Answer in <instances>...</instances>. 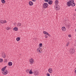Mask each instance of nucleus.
Segmentation results:
<instances>
[{"mask_svg":"<svg viewBox=\"0 0 76 76\" xmlns=\"http://www.w3.org/2000/svg\"><path fill=\"white\" fill-rule=\"evenodd\" d=\"M7 67V66H6L1 69V71H3V74L4 75H6L8 73V71L6 69V68Z\"/></svg>","mask_w":76,"mask_h":76,"instance_id":"f257e3e1","label":"nucleus"},{"mask_svg":"<svg viewBox=\"0 0 76 76\" xmlns=\"http://www.w3.org/2000/svg\"><path fill=\"white\" fill-rule=\"evenodd\" d=\"M48 6V4L46 3H44L43 5V7L44 9H46Z\"/></svg>","mask_w":76,"mask_h":76,"instance_id":"f03ea898","label":"nucleus"},{"mask_svg":"<svg viewBox=\"0 0 76 76\" xmlns=\"http://www.w3.org/2000/svg\"><path fill=\"white\" fill-rule=\"evenodd\" d=\"M75 50L74 49H71L69 50V53L71 54H73L75 53Z\"/></svg>","mask_w":76,"mask_h":76,"instance_id":"7ed1b4c3","label":"nucleus"},{"mask_svg":"<svg viewBox=\"0 0 76 76\" xmlns=\"http://www.w3.org/2000/svg\"><path fill=\"white\" fill-rule=\"evenodd\" d=\"M29 62L31 64H32L34 62V59L33 58H31L29 60Z\"/></svg>","mask_w":76,"mask_h":76,"instance_id":"20e7f679","label":"nucleus"},{"mask_svg":"<svg viewBox=\"0 0 76 76\" xmlns=\"http://www.w3.org/2000/svg\"><path fill=\"white\" fill-rule=\"evenodd\" d=\"M33 72L35 76H37L38 75V71H34Z\"/></svg>","mask_w":76,"mask_h":76,"instance_id":"39448f33","label":"nucleus"},{"mask_svg":"<svg viewBox=\"0 0 76 76\" xmlns=\"http://www.w3.org/2000/svg\"><path fill=\"white\" fill-rule=\"evenodd\" d=\"M72 4V3L71 2H70L69 1H68L67 3V5L68 7H70V6H71Z\"/></svg>","mask_w":76,"mask_h":76,"instance_id":"423d86ee","label":"nucleus"},{"mask_svg":"<svg viewBox=\"0 0 76 76\" xmlns=\"http://www.w3.org/2000/svg\"><path fill=\"white\" fill-rule=\"evenodd\" d=\"M55 9H56V10H58L59 9H60V6H58V5L57 6H56L55 7Z\"/></svg>","mask_w":76,"mask_h":76,"instance_id":"0eeeda50","label":"nucleus"},{"mask_svg":"<svg viewBox=\"0 0 76 76\" xmlns=\"http://www.w3.org/2000/svg\"><path fill=\"white\" fill-rule=\"evenodd\" d=\"M37 53H39V54L41 53H42V50H41L40 49H37Z\"/></svg>","mask_w":76,"mask_h":76,"instance_id":"6e6552de","label":"nucleus"},{"mask_svg":"<svg viewBox=\"0 0 76 76\" xmlns=\"http://www.w3.org/2000/svg\"><path fill=\"white\" fill-rule=\"evenodd\" d=\"M48 71L49 73H51L53 72V69L51 68H50L48 69Z\"/></svg>","mask_w":76,"mask_h":76,"instance_id":"1a4fd4ad","label":"nucleus"},{"mask_svg":"<svg viewBox=\"0 0 76 76\" xmlns=\"http://www.w3.org/2000/svg\"><path fill=\"white\" fill-rule=\"evenodd\" d=\"M13 31H18V28L17 27H15L13 28Z\"/></svg>","mask_w":76,"mask_h":76,"instance_id":"9d476101","label":"nucleus"},{"mask_svg":"<svg viewBox=\"0 0 76 76\" xmlns=\"http://www.w3.org/2000/svg\"><path fill=\"white\" fill-rule=\"evenodd\" d=\"M29 4L30 6H32V5H33V2L31 1H29Z\"/></svg>","mask_w":76,"mask_h":76,"instance_id":"9b49d317","label":"nucleus"},{"mask_svg":"<svg viewBox=\"0 0 76 76\" xmlns=\"http://www.w3.org/2000/svg\"><path fill=\"white\" fill-rule=\"evenodd\" d=\"M48 4L50 5L52 4H53V1L51 0L48 1Z\"/></svg>","mask_w":76,"mask_h":76,"instance_id":"f8f14e48","label":"nucleus"},{"mask_svg":"<svg viewBox=\"0 0 76 76\" xmlns=\"http://www.w3.org/2000/svg\"><path fill=\"white\" fill-rule=\"evenodd\" d=\"M12 62H10L8 63V65L9 66H12Z\"/></svg>","mask_w":76,"mask_h":76,"instance_id":"ddd939ff","label":"nucleus"},{"mask_svg":"<svg viewBox=\"0 0 76 76\" xmlns=\"http://www.w3.org/2000/svg\"><path fill=\"white\" fill-rule=\"evenodd\" d=\"M66 28L65 27H63L62 28V31H65L66 30Z\"/></svg>","mask_w":76,"mask_h":76,"instance_id":"4468645a","label":"nucleus"},{"mask_svg":"<svg viewBox=\"0 0 76 76\" xmlns=\"http://www.w3.org/2000/svg\"><path fill=\"white\" fill-rule=\"evenodd\" d=\"M2 56L3 58H6V55L5 53H3Z\"/></svg>","mask_w":76,"mask_h":76,"instance_id":"2eb2a0df","label":"nucleus"},{"mask_svg":"<svg viewBox=\"0 0 76 76\" xmlns=\"http://www.w3.org/2000/svg\"><path fill=\"white\" fill-rule=\"evenodd\" d=\"M55 3L56 5H58V0H56L55 1Z\"/></svg>","mask_w":76,"mask_h":76,"instance_id":"dca6fc26","label":"nucleus"},{"mask_svg":"<svg viewBox=\"0 0 76 76\" xmlns=\"http://www.w3.org/2000/svg\"><path fill=\"white\" fill-rule=\"evenodd\" d=\"M20 39V38L19 37H18L17 38L16 40L17 41H19Z\"/></svg>","mask_w":76,"mask_h":76,"instance_id":"f3484780","label":"nucleus"},{"mask_svg":"<svg viewBox=\"0 0 76 76\" xmlns=\"http://www.w3.org/2000/svg\"><path fill=\"white\" fill-rule=\"evenodd\" d=\"M75 3H71V6H75Z\"/></svg>","mask_w":76,"mask_h":76,"instance_id":"a211bd4d","label":"nucleus"},{"mask_svg":"<svg viewBox=\"0 0 76 76\" xmlns=\"http://www.w3.org/2000/svg\"><path fill=\"white\" fill-rule=\"evenodd\" d=\"M29 74H33V72L32 71V69H31L30 70V71L29 72Z\"/></svg>","mask_w":76,"mask_h":76,"instance_id":"6ab92c4d","label":"nucleus"},{"mask_svg":"<svg viewBox=\"0 0 76 76\" xmlns=\"http://www.w3.org/2000/svg\"><path fill=\"white\" fill-rule=\"evenodd\" d=\"M71 3H73L74 2V0H70L69 1Z\"/></svg>","mask_w":76,"mask_h":76,"instance_id":"aec40b11","label":"nucleus"},{"mask_svg":"<svg viewBox=\"0 0 76 76\" xmlns=\"http://www.w3.org/2000/svg\"><path fill=\"white\" fill-rule=\"evenodd\" d=\"M1 1L2 3H6V1L4 0H1Z\"/></svg>","mask_w":76,"mask_h":76,"instance_id":"412c9836","label":"nucleus"},{"mask_svg":"<svg viewBox=\"0 0 76 76\" xmlns=\"http://www.w3.org/2000/svg\"><path fill=\"white\" fill-rule=\"evenodd\" d=\"M21 26V23H18V24L17 25V26Z\"/></svg>","mask_w":76,"mask_h":76,"instance_id":"4be33fe9","label":"nucleus"},{"mask_svg":"<svg viewBox=\"0 0 76 76\" xmlns=\"http://www.w3.org/2000/svg\"><path fill=\"white\" fill-rule=\"evenodd\" d=\"M69 42H68L67 43L66 45V47H68V45H69Z\"/></svg>","mask_w":76,"mask_h":76,"instance_id":"5701e85b","label":"nucleus"},{"mask_svg":"<svg viewBox=\"0 0 76 76\" xmlns=\"http://www.w3.org/2000/svg\"><path fill=\"white\" fill-rule=\"evenodd\" d=\"M3 62V59L0 58V63H2Z\"/></svg>","mask_w":76,"mask_h":76,"instance_id":"b1692460","label":"nucleus"},{"mask_svg":"<svg viewBox=\"0 0 76 76\" xmlns=\"http://www.w3.org/2000/svg\"><path fill=\"white\" fill-rule=\"evenodd\" d=\"M7 59H5L4 60V62H5V63H7Z\"/></svg>","mask_w":76,"mask_h":76,"instance_id":"393cba45","label":"nucleus"},{"mask_svg":"<svg viewBox=\"0 0 76 76\" xmlns=\"http://www.w3.org/2000/svg\"><path fill=\"white\" fill-rule=\"evenodd\" d=\"M37 49H38L39 50H41V49H42L41 47L39 46V47L37 48Z\"/></svg>","mask_w":76,"mask_h":76,"instance_id":"a878e982","label":"nucleus"},{"mask_svg":"<svg viewBox=\"0 0 76 76\" xmlns=\"http://www.w3.org/2000/svg\"><path fill=\"white\" fill-rule=\"evenodd\" d=\"M29 69H28L26 70V72L27 73H29Z\"/></svg>","mask_w":76,"mask_h":76,"instance_id":"bb28decb","label":"nucleus"},{"mask_svg":"<svg viewBox=\"0 0 76 76\" xmlns=\"http://www.w3.org/2000/svg\"><path fill=\"white\" fill-rule=\"evenodd\" d=\"M47 32L44 31H43V33L44 34H45V35Z\"/></svg>","mask_w":76,"mask_h":76,"instance_id":"cd10ccee","label":"nucleus"},{"mask_svg":"<svg viewBox=\"0 0 76 76\" xmlns=\"http://www.w3.org/2000/svg\"><path fill=\"white\" fill-rule=\"evenodd\" d=\"M45 38H48V36L47 35H45Z\"/></svg>","mask_w":76,"mask_h":76,"instance_id":"c85d7f7f","label":"nucleus"},{"mask_svg":"<svg viewBox=\"0 0 76 76\" xmlns=\"http://www.w3.org/2000/svg\"><path fill=\"white\" fill-rule=\"evenodd\" d=\"M39 45V47H42V43H40Z\"/></svg>","mask_w":76,"mask_h":76,"instance_id":"c756f323","label":"nucleus"},{"mask_svg":"<svg viewBox=\"0 0 76 76\" xmlns=\"http://www.w3.org/2000/svg\"><path fill=\"white\" fill-rule=\"evenodd\" d=\"M7 28H8L7 30H9V29H11V28H10V27L9 28V27H8Z\"/></svg>","mask_w":76,"mask_h":76,"instance_id":"7c9ffc66","label":"nucleus"},{"mask_svg":"<svg viewBox=\"0 0 76 76\" xmlns=\"http://www.w3.org/2000/svg\"><path fill=\"white\" fill-rule=\"evenodd\" d=\"M3 23H6V22H7V21H6V20H3Z\"/></svg>","mask_w":76,"mask_h":76,"instance_id":"2f4dec72","label":"nucleus"},{"mask_svg":"<svg viewBox=\"0 0 76 76\" xmlns=\"http://www.w3.org/2000/svg\"><path fill=\"white\" fill-rule=\"evenodd\" d=\"M47 76H50V75L49 73H48V74H47Z\"/></svg>","mask_w":76,"mask_h":76,"instance_id":"473e14b6","label":"nucleus"},{"mask_svg":"<svg viewBox=\"0 0 76 76\" xmlns=\"http://www.w3.org/2000/svg\"><path fill=\"white\" fill-rule=\"evenodd\" d=\"M0 22L1 23H3V20H1Z\"/></svg>","mask_w":76,"mask_h":76,"instance_id":"72a5a7b5","label":"nucleus"},{"mask_svg":"<svg viewBox=\"0 0 76 76\" xmlns=\"http://www.w3.org/2000/svg\"><path fill=\"white\" fill-rule=\"evenodd\" d=\"M45 2H48V0H44Z\"/></svg>","mask_w":76,"mask_h":76,"instance_id":"f704fd0d","label":"nucleus"},{"mask_svg":"<svg viewBox=\"0 0 76 76\" xmlns=\"http://www.w3.org/2000/svg\"><path fill=\"white\" fill-rule=\"evenodd\" d=\"M67 26L68 27V28H69V27L70 26V25H68Z\"/></svg>","mask_w":76,"mask_h":76,"instance_id":"c9c22d12","label":"nucleus"},{"mask_svg":"<svg viewBox=\"0 0 76 76\" xmlns=\"http://www.w3.org/2000/svg\"><path fill=\"white\" fill-rule=\"evenodd\" d=\"M68 37H72V36H71V35L69 34L68 35Z\"/></svg>","mask_w":76,"mask_h":76,"instance_id":"e433bc0d","label":"nucleus"},{"mask_svg":"<svg viewBox=\"0 0 76 76\" xmlns=\"http://www.w3.org/2000/svg\"><path fill=\"white\" fill-rule=\"evenodd\" d=\"M49 34H48V33L47 32H46V33L45 35H48Z\"/></svg>","mask_w":76,"mask_h":76,"instance_id":"4c0bfd02","label":"nucleus"},{"mask_svg":"<svg viewBox=\"0 0 76 76\" xmlns=\"http://www.w3.org/2000/svg\"><path fill=\"white\" fill-rule=\"evenodd\" d=\"M48 36H49V37H51V35H50V34H48Z\"/></svg>","mask_w":76,"mask_h":76,"instance_id":"58836bf2","label":"nucleus"},{"mask_svg":"<svg viewBox=\"0 0 76 76\" xmlns=\"http://www.w3.org/2000/svg\"><path fill=\"white\" fill-rule=\"evenodd\" d=\"M34 40H35V41H37V39L36 38H34L33 39Z\"/></svg>","mask_w":76,"mask_h":76,"instance_id":"ea45409f","label":"nucleus"},{"mask_svg":"<svg viewBox=\"0 0 76 76\" xmlns=\"http://www.w3.org/2000/svg\"><path fill=\"white\" fill-rule=\"evenodd\" d=\"M33 1H36V0H32Z\"/></svg>","mask_w":76,"mask_h":76,"instance_id":"a19ab883","label":"nucleus"},{"mask_svg":"<svg viewBox=\"0 0 76 76\" xmlns=\"http://www.w3.org/2000/svg\"><path fill=\"white\" fill-rule=\"evenodd\" d=\"M6 29H7H7H8L7 27V28H6Z\"/></svg>","mask_w":76,"mask_h":76,"instance_id":"79ce46f5","label":"nucleus"},{"mask_svg":"<svg viewBox=\"0 0 76 76\" xmlns=\"http://www.w3.org/2000/svg\"><path fill=\"white\" fill-rule=\"evenodd\" d=\"M75 32H76V29L75 30Z\"/></svg>","mask_w":76,"mask_h":76,"instance_id":"37998d69","label":"nucleus"},{"mask_svg":"<svg viewBox=\"0 0 76 76\" xmlns=\"http://www.w3.org/2000/svg\"><path fill=\"white\" fill-rule=\"evenodd\" d=\"M20 56H21V54H20Z\"/></svg>","mask_w":76,"mask_h":76,"instance_id":"c03bdc74","label":"nucleus"},{"mask_svg":"<svg viewBox=\"0 0 76 76\" xmlns=\"http://www.w3.org/2000/svg\"><path fill=\"white\" fill-rule=\"evenodd\" d=\"M75 11H76V9H75Z\"/></svg>","mask_w":76,"mask_h":76,"instance_id":"a18cd8bd","label":"nucleus"},{"mask_svg":"<svg viewBox=\"0 0 76 76\" xmlns=\"http://www.w3.org/2000/svg\"><path fill=\"white\" fill-rule=\"evenodd\" d=\"M15 24H16V23H15V24H14V25H15Z\"/></svg>","mask_w":76,"mask_h":76,"instance_id":"49530a36","label":"nucleus"},{"mask_svg":"<svg viewBox=\"0 0 76 76\" xmlns=\"http://www.w3.org/2000/svg\"><path fill=\"white\" fill-rule=\"evenodd\" d=\"M50 0H48V1H50Z\"/></svg>","mask_w":76,"mask_h":76,"instance_id":"de8ad7c7","label":"nucleus"}]
</instances>
